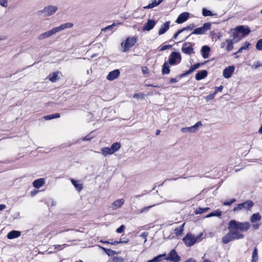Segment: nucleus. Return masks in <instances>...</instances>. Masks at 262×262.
Listing matches in <instances>:
<instances>
[{"instance_id": "26", "label": "nucleus", "mask_w": 262, "mask_h": 262, "mask_svg": "<svg viewBox=\"0 0 262 262\" xmlns=\"http://www.w3.org/2000/svg\"><path fill=\"white\" fill-rule=\"evenodd\" d=\"M163 0H154L151 3L149 4L147 6L143 7L144 9H151L158 6Z\"/></svg>"}, {"instance_id": "12", "label": "nucleus", "mask_w": 262, "mask_h": 262, "mask_svg": "<svg viewBox=\"0 0 262 262\" xmlns=\"http://www.w3.org/2000/svg\"><path fill=\"white\" fill-rule=\"evenodd\" d=\"M189 17V13L187 12H184L181 13L177 18L176 23L179 24H182L186 21Z\"/></svg>"}, {"instance_id": "7", "label": "nucleus", "mask_w": 262, "mask_h": 262, "mask_svg": "<svg viewBox=\"0 0 262 262\" xmlns=\"http://www.w3.org/2000/svg\"><path fill=\"white\" fill-rule=\"evenodd\" d=\"M137 42V38L136 37H128L126 38L125 42L122 51L126 52L128 51L130 48L133 47Z\"/></svg>"}, {"instance_id": "36", "label": "nucleus", "mask_w": 262, "mask_h": 262, "mask_svg": "<svg viewBox=\"0 0 262 262\" xmlns=\"http://www.w3.org/2000/svg\"><path fill=\"white\" fill-rule=\"evenodd\" d=\"M101 151L102 154L104 156H106L107 155H112V152L111 151V150L110 149V147H103L101 149Z\"/></svg>"}, {"instance_id": "49", "label": "nucleus", "mask_w": 262, "mask_h": 262, "mask_svg": "<svg viewBox=\"0 0 262 262\" xmlns=\"http://www.w3.org/2000/svg\"><path fill=\"white\" fill-rule=\"evenodd\" d=\"M112 260L114 262H123L124 258L120 256H115Z\"/></svg>"}, {"instance_id": "47", "label": "nucleus", "mask_w": 262, "mask_h": 262, "mask_svg": "<svg viewBox=\"0 0 262 262\" xmlns=\"http://www.w3.org/2000/svg\"><path fill=\"white\" fill-rule=\"evenodd\" d=\"M144 94H143V93L135 94L133 95V97L136 99H142L144 98Z\"/></svg>"}, {"instance_id": "59", "label": "nucleus", "mask_w": 262, "mask_h": 262, "mask_svg": "<svg viewBox=\"0 0 262 262\" xmlns=\"http://www.w3.org/2000/svg\"><path fill=\"white\" fill-rule=\"evenodd\" d=\"M161 85L155 84V83L146 85V86L153 87V88H160V87H161Z\"/></svg>"}, {"instance_id": "57", "label": "nucleus", "mask_w": 262, "mask_h": 262, "mask_svg": "<svg viewBox=\"0 0 262 262\" xmlns=\"http://www.w3.org/2000/svg\"><path fill=\"white\" fill-rule=\"evenodd\" d=\"M67 245L63 244L62 245H54V249H57L58 250H59L61 249L62 248H63Z\"/></svg>"}, {"instance_id": "2", "label": "nucleus", "mask_w": 262, "mask_h": 262, "mask_svg": "<svg viewBox=\"0 0 262 262\" xmlns=\"http://www.w3.org/2000/svg\"><path fill=\"white\" fill-rule=\"evenodd\" d=\"M229 231H230L222 238V242L224 244H228L229 242L234 239H242L244 237L243 234H237L236 232H234L231 230H229Z\"/></svg>"}, {"instance_id": "27", "label": "nucleus", "mask_w": 262, "mask_h": 262, "mask_svg": "<svg viewBox=\"0 0 262 262\" xmlns=\"http://www.w3.org/2000/svg\"><path fill=\"white\" fill-rule=\"evenodd\" d=\"M261 219V216L259 213H254L250 217V221L252 223H256L259 222Z\"/></svg>"}, {"instance_id": "48", "label": "nucleus", "mask_w": 262, "mask_h": 262, "mask_svg": "<svg viewBox=\"0 0 262 262\" xmlns=\"http://www.w3.org/2000/svg\"><path fill=\"white\" fill-rule=\"evenodd\" d=\"M215 96V93H213L212 94H210L205 96V99L208 102L209 100L213 99L214 98Z\"/></svg>"}, {"instance_id": "32", "label": "nucleus", "mask_w": 262, "mask_h": 262, "mask_svg": "<svg viewBox=\"0 0 262 262\" xmlns=\"http://www.w3.org/2000/svg\"><path fill=\"white\" fill-rule=\"evenodd\" d=\"M163 257L164 258L166 257L165 254H160L155 257L153 259L148 260L147 262H160L162 260Z\"/></svg>"}, {"instance_id": "60", "label": "nucleus", "mask_w": 262, "mask_h": 262, "mask_svg": "<svg viewBox=\"0 0 262 262\" xmlns=\"http://www.w3.org/2000/svg\"><path fill=\"white\" fill-rule=\"evenodd\" d=\"M259 225H260L259 223H253L252 228H253L254 230H256V229H258Z\"/></svg>"}, {"instance_id": "50", "label": "nucleus", "mask_w": 262, "mask_h": 262, "mask_svg": "<svg viewBox=\"0 0 262 262\" xmlns=\"http://www.w3.org/2000/svg\"><path fill=\"white\" fill-rule=\"evenodd\" d=\"M235 201H236V199H232L230 201L224 202V203H223V205H225V206H230L232 203H234Z\"/></svg>"}, {"instance_id": "19", "label": "nucleus", "mask_w": 262, "mask_h": 262, "mask_svg": "<svg viewBox=\"0 0 262 262\" xmlns=\"http://www.w3.org/2000/svg\"><path fill=\"white\" fill-rule=\"evenodd\" d=\"M20 235H21L20 231H16V230H12L8 233L7 237L8 239H11L18 237L19 236H20Z\"/></svg>"}, {"instance_id": "42", "label": "nucleus", "mask_w": 262, "mask_h": 262, "mask_svg": "<svg viewBox=\"0 0 262 262\" xmlns=\"http://www.w3.org/2000/svg\"><path fill=\"white\" fill-rule=\"evenodd\" d=\"M210 208L209 207H206L204 208H198L196 209L195 213L196 214H202L203 213H204L206 212L207 210H208Z\"/></svg>"}, {"instance_id": "8", "label": "nucleus", "mask_w": 262, "mask_h": 262, "mask_svg": "<svg viewBox=\"0 0 262 262\" xmlns=\"http://www.w3.org/2000/svg\"><path fill=\"white\" fill-rule=\"evenodd\" d=\"M164 259L171 262H180L181 260V257L179 256L175 249L171 250Z\"/></svg>"}, {"instance_id": "1", "label": "nucleus", "mask_w": 262, "mask_h": 262, "mask_svg": "<svg viewBox=\"0 0 262 262\" xmlns=\"http://www.w3.org/2000/svg\"><path fill=\"white\" fill-rule=\"evenodd\" d=\"M251 225L248 222H239L235 220H231L228 223V229L231 230L237 234H241L239 231L246 232L250 227Z\"/></svg>"}, {"instance_id": "6", "label": "nucleus", "mask_w": 262, "mask_h": 262, "mask_svg": "<svg viewBox=\"0 0 262 262\" xmlns=\"http://www.w3.org/2000/svg\"><path fill=\"white\" fill-rule=\"evenodd\" d=\"M182 57L180 53L177 52H172L169 56V64L176 65L181 62Z\"/></svg>"}, {"instance_id": "39", "label": "nucleus", "mask_w": 262, "mask_h": 262, "mask_svg": "<svg viewBox=\"0 0 262 262\" xmlns=\"http://www.w3.org/2000/svg\"><path fill=\"white\" fill-rule=\"evenodd\" d=\"M103 243H106V244H110L113 245H116L119 243H127V241H121V239H120L119 241L113 242L112 240V241L110 240L108 241H105Z\"/></svg>"}, {"instance_id": "40", "label": "nucleus", "mask_w": 262, "mask_h": 262, "mask_svg": "<svg viewBox=\"0 0 262 262\" xmlns=\"http://www.w3.org/2000/svg\"><path fill=\"white\" fill-rule=\"evenodd\" d=\"M226 41L228 43L227 47H226L227 51H230L232 50L233 48V42L232 41V40L229 39H227L226 40Z\"/></svg>"}, {"instance_id": "13", "label": "nucleus", "mask_w": 262, "mask_h": 262, "mask_svg": "<svg viewBox=\"0 0 262 262\" xmlns=\"http://www.w3.org/2000/svg\"><path fill=\"white\" fill-rule=\"evenodd\" d=\"M237 31L241 34V36L243 37L246 36L248 35L250 32V30L248 27H245L244 26H238L236 27Z\"/></svg>"}, {"instance_id": "30", "label": "nucleus", "mask_w": 262, "mask_h": 262, "mask_svg": "<svg viewBox=\"0 0 262 262\" xmlns=\"http://www.w3.org/2000/svg\"><path fill=\"white\" fill-rule=\"evenodd\" d=\"M121 147V144L119 142H115L113 143L110 147V149L112 154L118 150Z\"/></svg>"}, {"instance_id": "4", "label": "nucleus", "mask_w": 262, "mask_h": 262, "mask_svg": "<svg viewBox=\"0 0 262 262\" xmlns=\"http://www.w3.org/2000/svg\"><path fill=\"white\" fill-rule=\"evenodd\" d=\"M202 235V233H201L197 236H194L191 233H188L183 238V241L187 247H191L194 244L196 241Z\"/></svg>"}, {"instance_id": "18", "label": "nucleus", "mask_w": 262, "mask_h": 262, "mask_svg": "<svg viewBox=\"0 0 262 262\" xmlns=\"http://www.w3.org/2000/svg\"><path fill=\"white\" fill-rule=\"evenodd\" d=\"M45 184V179L44 178H40L35 180L33 182V186L36 188H39Z\"/></svg>"}, {"instance_id": "9", "label": "nucleus", "mask_w": 262, "mask_h": 262, "mask_svg": "<svg viewBox=\"0 0 262 262\" xmlns=\"http://www.w3.org/2000/svg\"><path fill=\"white\" fill-rule=\"evenodd\" d=\"M181 50L183 53L189 55L194 53L193 45L190 42H184L182 45Z\"/></svg>"}, {"instance_id": "52", "label": "nucleus", "mask_w": 262, "mask_h": 262, "mask_svg": "<svg viewBox=\"0 0 262 262\" xmlns=\"http://www.w3.org/2000/svg\"><path fill=\"white\" fill-rule=\"evenodd\" d=\"M182 32L181 29L179 30L176 33L174 34L173 37H172L170 41L174 40V39H176L177 38L178 36Z\"/></svg>"}, {"instance_id": "5", "label": "nucleus", "mask_w": 262, "mask_h": 262, "mask_svg": "<svg viewBox=\"0 0 262 262\" xmlns=\"http://www.w3.org/2000/svg\"><path fill=\"white\" fill-rule=\"evenodd\" d=\"M211 27V24L209 23H206L203 24L202 27L195 28L193 30L192 32L187 36L185 40L187 39L192 34L202 35L205 33V32L209 30Z\"/></svg>"}, {"instance_id": "62", "label": "nucleus", "mask_w": 262, "mask_h": 262, "mask_svg": "<svg viewBox=\"0 0 262 262\" xmlns=\"http://www.w3.org/2000/svg\"><path fill=\"white\" fill-rule=\"evenodd\" d=\"M184 262H196V261L193 258H189Z\"/></svg>"}, {"instance_id": "25", "label": "nucleus", "mask_w": 262, "mask_h": 262, "mask_svg": "<svg viewBox=\"0 0 262 262\" xmlns=\"http://www.w3.org/2000/svg\"><path fill=\"white\" fill-rule=\"evenodd\" d=\"M73 26V24L71 23H67L65 24H61L58 27H56L57 32L60 31L62 30L68 29V28H71Z\"/></svg>"}, {"instance_id": "15", "label": "nucleus", "mask_w": 262, "mask_h": 262, "mask_svg": "<svg viewBox=\"0 0 262 262\" xmlns=\"http://www.w3.org/2000/svg\"><path fill=\"white\" fill-rule=\"evenodd\" d=\"M156 23L154 19H148L147 21L144 25L143 30L150 31L155 27Z\"/></svg>"}, {"instance_id": "10", "label": "nucleus", "mask_w": 262, "mask_h": 262, "mask_svg": "<svg viewBox=\"0 0 262 262\" xmlns=\"http://www.w3.org/2000/svg\"><path fill=\"white\" fill-rule=\"evenodd\" d=\"M202 126V123L201 121H198L196 122L194 125L188 127H183L181 128V130L182 133H195L199 130V128Z\"/></svg>"}, {"instance_id": "22", "label": "nucleus", "mask_w": 262, "mask_h": 262, "mask_svg": "<svg viewBox=\"0 0 262 262\" xmlns=\"http://www.w3.org/2000/svg\"><path fill=\"white\" fill-rule=\"evenodd\" d=\"M210 48L208 46H204L201 49L202 55L204 58H207L209 56Z\"/></svg>"}, {"instance_id": "43", "label": "nucleus", "mask_w": 262, "mask_h": 262, "mask_svg": "<svg viewBox=\"0 0 262 262\" xmlns=\"http://www.w3.org/2000/svg\"><path fill=\"white\" fill-rule=\"evenodd\" d=\"M102 249L106 252V253L109 256L114 255L116 254V252L113 251L110 249H107L103 247H102Z\"/></svg>"}, {"instance_id": "11", "label": "nucleus", "mask_w": 262, "mask_h": 262, "mask_svg": "<svg viewBox=\"0 0 262 262\" xmlns=\"http://www.w3.org/2000/svg\"><path fill=\"white\" fill-rule=\"evenodd\" d=\"M57 10V7L53 6L45 7L42 10L39 11L40 13H45L46 16H50L53 14Z\"/></svg>"}, {"instance_id": "33", "label": "nucleus", "mask_w": 262, "mask_h": 262, "mask_svg": "<svg viewBox=\"0 0 262 262\" xmlns=\"http://www.w3.org/2000/svg\"><path fill=\"white\" fill-rule=\"evenodd\" d=\"M250 46H251V43H249L248 42H244L243 45L234 54H236L237 53H241L243 50H245L248 49Z\"/></svg>"}, {"instance_id": "45", "label": "nucleus", "mask_w": 262, "mask_h": 262, "mask_svg": "<svg viewBox=\"0 0 262 262\" xmlns=\"http://www.w3.org/2000/svg\"><path fill=\"white\" fill-rule=\"evenodd\" d=\"M256 48L258 50H262V38L259 39L256 45Z\"/></svg>"}, {"instance_id": "20", "label": "nucleus", "mask_w": 262, "mask_h": 262, "mask_svg": "<svg viewBox=\"0 0 262 262\" xmlns=\"http://www.w3.org/2000/svg\"><path fill=\"white\" fill-rule=\"evenodd\" d=\"M231 31L232 32V36L233 39L235 40V42H237L239 41L243 38V36L239 35L240 33L237 31L236 27L234 29H231Z\"/></svg>"}, {"instance_id": "58", "label": "nucleus", "mask_w": 262, "mask_h": 262, "mask_svg": "<svg viewBox=\"0 0 262 262\" xmlns=\"http://www.w3.org/2000/svg\"><path fill=\"white\" fill-rule=\"evenodd\" d=\"M44 118L46 120H49L51 119H54V116L53 114L48 115L44 116Z\"/></svg>"}, {"instance_id": "28", "label": "nucleus", "mask_w": 262, "mask_h": 262, "mask_svg": "<svg viewBox=\"0 0 262 262\" xmlns=\"http://www.w3.org/2000/svg\"><path fill=\"white\" fill-rule=\"evenodd\" d=\"M60 73L59 71H56L51 73L49 75V79L52 82H54L58 79V75Z\"/></svg>"}, {"instance_id": "16", "label": "nucleus", "mask_w": 262, "mask_h": 262, "mask_svg": "<svg viewBox=\"0 0 262 262\" xmlns=\"http://www.w3.org/2000/svg\"><path fill=\"white\" fill-rule=\"evenodd\" d=\"M120 73V71L118 69L114 70L108 73L106 78L110 81L113 80L119 76Z\"/></svg>"}, {"instance_id": "38", "label": "nucleus", "mask_w": 262, "mask_h": 262, "mask_svg": "<svg viewBox=\"0 0 262 262\" xmlns=\"http://www.w3.org/2000/svg\"><path fill=\"white\" fill-rule=\"evenodd\" d=\"M258 253L257 249L256 247H255L253 251L252 255V262H257L258 260Z\"/></svg>"}, {"instance_id": "29", "label": "nucleus", "mask_w": 262, "mask_h": 262, "mask_svg": "<svg viewBox=\"0 0 262 262\" xmlns=\"http://www.w3.org/2000/svg\"><path fill=\"white\" fill-rule=\"evenodd\" d=\"M199 67H200L199 63H196V64H194L192 65L190 67V69L189 70H188L187 71H186V72H185L184 73H183V74H182L181 77L186 76V75L191 73V72L194 71L195 70L197 69Z\"/></svg>"}, {"instance_id": "41", "label": "nucleus", "mask_w": 262, "mask_h": 262, "mask_svg": "<svg viewBox=\"0 0 262 262\" xmlns=\"http://www.w3.org/2000/svg\"><path fill=\"white\" fill-rule=\"evenodd\" d=\"M202 14L204 16H210L213 15V13L210 10H208L205 8L202 9Z\"/></svg>"}, {"instance_id": "23", "label": "nucleus", "mask_w": 262, "mask_h": 262, "mask_svg": "<svg viewBox=\"0 0 262 262\" xmlns=\"http://www.w3.org/2000/svg\"><path fill=\"white\" fill-rule=\"evenodd\" d=\"M234 67H229L228 68H226L223 71V75L225 78L230 77L232 73L234 71Z\"/></svg>"}, {"instance_id": "54", "label": "nucleus", "mask_w": 262, "mask_h": 262, "mask_svg": "<svg viewBox=\"0 0 262 262\" xmlns=\"http://www.w3.org/2000/svg\"><path fill=\"white\" fill-rule=\"evenodd\" d=\"M124 229H125V226L123 225H122L121 226H120L119 228H118L116 229V232L119 233H122L124 231Z\"/></svg>"}, {"instance_id": "17", "label": "nucleus", "mask_w": 262, "mask_h": 262, "mask_svg": "<svg viewBox=\"0 0 262 262\" xmlns=\"http://www.w3.org/2000/svg\"><path fill=\"white\" fill-rule=\"evenodd\" d=\"M124 200L123 199H118L114 201L111 205V208L113 210H116L119 208H120L122 205L124 204Z\"/></svg>"}, {"instance_id": "55", "label": "nucleus", "mask_w": 262, "mask_h": 262, "mask_svg": "<svg viewBox=\"0 0 262 262\" xmlns=\"http://www.w3.org/2000/svg\"><path fill=\"white\" fill-rule=\"evenodd\" d=\"M223 87L222 85H221L219 87H215V91L213 93H215V95H216L218 92H221L223 90Z\"/></svg>"}, {"instance_id": "35", "label": "nucleus", "mask_w": 262, "mask_h": 262, "mask_svg": "<svg viewBox=\"0 0 262 262\" xmlns=\"http://www.w3.org/2000/svg\"><path fill=\"white\" fill-rule=\"evenodd\" d=\"M162 73L163 74H168L170 72L169 66L167 62H165L162 66Z\"/></svg>"}, {"instance_id": "14", "label": "nucleus", "mask_w": 262, "mask_h": 262, "mask_svg": "<svg viewBox=\"0 0 262 262\" xmlns=\"http://www.w3.org/2000/svg\"><path fill=\"white\" fill-rule=\"evenodd\" d=\"M57 29H56V27L53 28L52 29L47 31L43 33H42L38 36V39L39 40L43 39L44 38H47L48 37L51 36L53 34H55L56 33L58 32L57 31Z\"/></svg>"}, {"instance_id": "34", "label": "nucleus", "mask_w": 262, "mask_h": 262, "mask_svg": "<svg viewBox=\"0 0 262 262\" xmlns=\"http://www.w3.org/2000/svg\"><path fill=\"white\" fill-rule=\"evenodd\" d=\"M221 215H222V211L217 210L213 211V212L210 213L209 214H207L206 216V217L207 218V217H210L212 216L220 217V216H221Z\"/></svg>"}, {"instance_id": "64", "label": "nucleus", "mask_w": 262, "mask_h": 262, "mask_svg": "<svg viewBox=\"0 0 262 262\" xmlns=\"http://www.w3.org/2000/svg\"><path fill=\"white\" fill-rule=\"evenodd\" d=\"M54 116V119L55 118H58L60 117V114L59 113H56L53 114Z\"/></svg>"}, {"instance_id": "31", "label": "nucleus", "mask_w": 262, "mask_h": 262, "mask_svg": "<svg viewBox=\"0 0 262 262\" xmlns=\"http://www.w3.org/2000/svg\"><path fill=\"white\" fill-rule=\"evenodd\" d=\"M71 181L72 184L74 186V187L78 191H80L82 189V185L79 183L77 181L75 180L74 179H71Z\"/></svg>"}, {"instance_id": "44", "label": "nucleus", "mask_w": 262, "mask_h": 262, "mask_svg": "<svg viewBox=\"0 0 262 262\" xmlns=\"http://www.w3.org/2000/svg\"><path fill=\"white\" fill-rule=\"evenodd\" d=\"M194 27V25L193 24H191L188 26H187L183 28L181 30H182V32H184L185 31H188V30H191L193 29Z\"/></svg>"}, {"instance_id": "37", "label": "nucleus", "mask_w": 262, "mask_h": 262, "mask_svg": "<svg viewBox=\"0 0 262 262\" xmlns=\"http://www.w3.org/2000/svg\"><path fill=\"white\" fill-rule=\"evenodd\" d=\"M184 225H185V223H183L180 227H179L174 229V233L176 234V235L180 236L182 234V233L184 230Z\"/></svg>"}, {"instance_id": "3", "label": "nucleus", "mask_w": 262, "mask_h": 262, "mask_svg": "<svg viewBox=\"0 0 262 262\" xmlns=\"http://www.w3.org/2000/svg\"><path fill=\"white\" fill-rule=\"evenodd\" d=\"M253 205L254 203L252 201L248 200L242 203L237 204V206L233 208V212H238L242 210H250Z\"/></svg>"}, {"instance_id": "63", "label": "nucleus", "mask_w": 262, "mask_h": 262, "mask_svg": "<svg viewBox=\"0 0 262 262\" xmlns=\"http://www.w3.org/2000/svg\"><path fill=\"white\" fill-rule=\"evenodd\" d=\"M6 206L4 204H0V211L4 209L5 208H6Z\"/></svg>"}, {"instance_id": "51", "label": "nucleus", "mask_w": 262, "mask_h": 262, "mask_svg": "<svg viewBox=\"0 0 262 262\" xmlns=\"http://www.w3.org/2000/svg\"><path fill=\"white\" fill-rule=\"evenodd\" d=\"M148 235V233L147 232H143L141 235L140 237L144 239V243H145L147 241V237Z\"/></svg>"}, {"instance_id": "53", "label": "nucleus", "mask_w": 262, "mask_h": 262, "mask_svg": "<svg viewBox=\"0 0 262 262\" xmlns=\"http://www.w3.org/2000/svg\"><path fill=\"white\" fill-rule=\"evenodd\" d=\"M171 47H172V46L170 45H164L161 48V49L159 50V51H163L166 50L167 49H170Z\"/></svg>"}, {"instance_id": "24", "label": "nucleus", "mask_w": 262, "mask_h": 262, "mask_svg": "<svg viewBox=\"0 0 262 262\" xmlns=\"http://www.w3.org/2000/svg\"><path fill=\"white\" fill-rule=\"evenodd\" d=\"M207 71L206 70H202L198 71L195 75V79L196 80H200L207 76Z\"/></svg>"}, {"instance_id": "21", "label": "nucleus", "mask_w": 262, "mask_h": 262, "mask_svg": "<svg viewBox=\"0 0 262 262\" xmlns=\"http://www.w3.org/2000/svg\"><path fill=\"white\" fill-rule=\"evenodd\" d=\"M169 21H166L163 24L159 30L158 34L162 35L165 33L169 28Z\"/></svg>"}, {"instance_id": "61", "label": "nucleus", "mask_w": 262, "mask_h": 262, "mask_svg": "<svg viewBox=\"0 0 262 262\" xmlns=\"http://www.w3.org/2000/svg\"><path fill=\"white\" fill-rule=\"evenodd\" d=\"M155 205H152V206H148V207H144V208H143L141 210V212H143L144 211H147L148 210V209L150 208H151L152 207L154 206Z\"/></svg>"}, {"instance_id": "46", "label": "nucleus", "mask_w": 262, "mask_h": 262, "mask_svg": "<svg viewBox=\"0 0 262 262\" xmlns=\"http://www.w3.org/2000/svg\"><path fill=\"white\" fill-rule=\"evenodd\" d=\"M260 67H262V63L260 62L259 61H257L256 62H254L252 66V68L255 69H257L258 68Z\"/></svg>"}, {"instance_id": "56", "label": "nucleus", "mask_w": 262, "mask_h": 262, "mask_svg": "<svg viewBox=\"0 0 262 262\" xmlns=\"http://www.w3.org/2000/svg\"><path fill=\"white\" fill-rule=\"evenodd\" d=\"M0 5L4 7H7L8 6L7 0H0Z\"/></svg>"}]
</instances>
